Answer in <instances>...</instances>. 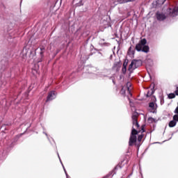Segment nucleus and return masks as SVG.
I'll return each instance as SVG.
<instances>
[{
  "instance_id": "f3484780",
  "label": "nucleus",
  "mask_w": 178,
  "mask_h": 178,
  "mask_svg": "<svg viewBox=\"0 0 178 178\" xmlns=\"http://www.w3.org/2000/svg\"><path fill=\"white\" fill-rule=\"evenodd\" d=\"M173 120L177 123V122H178V115H175L173 116Z\"/></svg>"
},
{
  "instance_id": "9d476101",
  "label": "nucleus",
  "mask_w": 178,
  "mask_h": 178,
  "mask_svg": "<svg viewBox=\"0 0 178 178\" xmlns=\"http://www.w3.org/2000/svg\"><path fill=\"white\" fill-rule=\"evenodd\" d=\"M36 51H40V55L41 58L44 57V52H45V47L42 46L40 48H38Z\"/></svg>"
},
{
  "instance_id": "5701e85b",
  "label": "nucleus",
  "mask_w": 178,
  "mask_h": 178,
  "mask_svg": "<svg viewBox=\"0 0 178 178\" xmlns=\"http://www.w3.org/2000/svg\"><path fill=\"white\" fill-rule=\"evenodd\" d=\"M175 94H176L177 95H178V87L177 88V89H176V90H175Z\"/></svg>"
},
{
  "instance_id": "393cba45",
  "label": "nucleus",
  "mask_w": 178,
  "mask_h": 178,
  "mask_svg": "<svg viewBox=\"0 0 178 178\" xmlns=\"http://www.w3.org/2000/svg\"><path fill=\"white\" fill-rule=\"evenodd\" d=\"M99 54L100 55H102V54L101 52H99Z\"/></svg>"
},
{
  "instance_id": "dca6fc26",
  "label": "nucleus",
  "mask_w": 178,
  "mask_h": 178,
  "mask_svg": "<svg viewBox=\"0 0 178 178\" xmlns=\"http://www.w3.org/2000/svg\"><path fill=\"white\" fill-rule=\"evenodd\" d=\"M176 97V95H175V93H170L168 95V98L170 99H173V98H175Z\"/></svg>"
},
{
  "instance_id": "1a4fd4ad",
  "label": "nucleus",
  "mask_w": 178,
  "mask_h": 178,
  "mask_svg": "<svg viewBox=\"0 0 178 178\" xmlns=\"http://www.w3.org/2000/svg\"><path fill=\"white\" fill-rule=\"evenodd\" d=\"M132 122L134 127H140V124H138V122L137 121V115L134 114L132 115Z\"/></svg>"
},
{
  "instance_id": "f8f14e48",
  "label": "nucleus",
  "mask_w": 178,
  "mask_h": 178,
  "mask_svg": "<svg viewBox=\"0 0 178 178\" xmlns=\"http://www.w3.org/2000/svg\"><path fill=\"white\" fill-rule=\"evenodd\" d=\"M154 92H155V90H154V86H153L152 88H151L149 90L147 91V97H151V95H152Z\"/></svg>"
},
{
  "instance_id": "39448f33",
  "label": "nucleus",
  "mask_w": 178,
  "mask_h": 178,
  "mask_svg": "<svg viewBox=\"0 0 178 178\" xmlns=\"http://www.w3.org/2000/svg\"><path fill=\"white\" fill-rule=\"evenodd\" d=\"M156 19L159 20V22H163L165 19H166V15L161 12H157L156 14Z\"/></svg>"
},
{
  "instance_id": "a878e982",
  "label": "nucleus",
  "mask_w": 178,
  "mask_h": 178,
  "mask_svg": "<svg viewBox=\"0 0 178 178\" xmlns=\"http://www.w3.org/2000/svg\"><path fill=\"white\" fill-rule=\"evenodd\" d=\"M113 84H115V81L113 80Z\"/></svg>"
},
{
  "instance_id": "20e7f679",
  "label": "nucleus",
  "mask_w": 178,
  "mask_h": 178,
  "mask_svg": "<svg viewBox=\"0 0 178 178\" xmlns=\"http://www.w3.org/2000/svg\"><path fill=\"white\" fill-rule=\"evenodd\" d=\"M55 98H56V92L54 90H52L49 92L46 102H49V101H52L55 99Z\"/></svg>"
},
{
  "instance_id": "4468645a",
  "label": "nucleus",
  "mask_w": 178,
  "mask_h": 178,
  "mask_svg": "<svg viewBox=\"0 0 178 178\" xmlns=\"http://www.w3.org/2000/svg\"><path fill=\"white\" fill-rule=\"evenodd\" d=\"M120 3H126V2H133L134 0H118Z\"/></svg>"
},
{
  "instance_id": "4be33fe9",
  "label": "nucleus",
  "mask_w": 178,
  "mask_h": 178,
  "mask_svg": "<svg viewBox=\"0 0 178 178\" xmlns=\"http://www.w3.org/2000/svg\"><path fill=\"white\" fill-rule=\"evenodd\" d=\"M127 67V63H123V67Z\"/></svg>"
},
{
  "instance_id": "2eb2a0df",
  "label": "nucleus",
  "mask_w": 178,
  "mask_h": 178,
  "mask_svg": "<svg viewBox=\"0 0 178 178\" xmlns=\"http://www.w3.org/2000/svg\"><path fill=\"white\" fill-rule=\"evenodd\" d=\"M128 54H129V55H134V50H132V48H131V47H130L129 48V50H128Z\"/></svg>"
},
{
  "instance_id": "f257e3e1",
  "label": "nucleus",
  "mask_w": 178,
  "mask_h": 178,
  "mask_svg": "<svg viewBox=\"0 0 178 178\" xmlns=\"http://www.w3.org/2000/svg\"><path fill=\"white\" fill-rule=\"evenodd\" d=\"M147 44V40L145 38L142 39L136 46V49L138 52H149V47L145 45Z\"/></svg>"
},
{
  "instance_id": "a211bd4d",
  "label": "nucleus",
  "mask_w": 178,
  "mask_h": 178,
  "mask_svg": "<svg viewBox=\"0 0 178 178\" xmlns=\"http://www.w3.org/2000/svg\"><path fill=\"white\" fill-rule=\"evenodd\" d=\"M127 70V69L126 67H122V72L123 74H125Z\"/></svg>"
},
{
  "instance_id": "0eeeda50",
  "label": "nucleus",
  "mask_w": 178,
  "mask_h": 178,
  "mask_svg": "<svg viewBox=\"0 0 178 178\" xmlns=\"http://www.w3.org/2000/svg\"><path fill=\"white\" fill-rule=\"evenodd\" d=\"M170 10V16L172 17H175L177 16L178 15V7L174 8L172 10L171 8H169Z\"/></svg>"
},
{
  "instance_id": "6e6552de",
  "label": "nucleus",
  "mask_w": 178,
  "mask_h": 178,
  "mask_svg": "<svg viewBox=\"0 0 178 178\" xmlns=\"http://www.w3.org/2000/svg\"><path fill=\"white\" fill-rule=\"evenodd\" d=\"M149 107L150 108L149 111L152 113H156V107L155 106L154 102H150L149 104Z\"/></svg>"
},
{
  "instance_id": "423d86ee",
  "label": "nucleus",
  "mask_w": 178,
  "mask_h": 178,
  "mask_svg": "<svg viewBox=\"0 0 178 178\" xmlns=\"http://www.w3.org/2000/svg\"><path fill=\"white\" fill-rule=\"evenodd\" d=\"M131 87V83L130 82H128L126 86V88H127V92H128V95L127 97L130 104H131V100H130V97H131V88H130Z\"/></svg>"
},
{
  "instance_id": "ddd939ff",
  "label": "nucleus",
  "mask_w": 178,
  "mask_h": 178,
  "mask_svg": "<svg viewBox=\"0 0 178 178\" xmlns=\"http://www.w3.org/2000/svg\"><path fill=\"white\" fill-rule=\"evenodd\" d=\"M177 123V122L176 121H175V120H171L168 124L169 127H175V126H176Z\"/></svg>"
},
{
  "instance_id": "f03ea898",
  "label": "nucleus",
  "mask_w": 178,
  "mask_h": 178,
  "mask_svg": "<svg viewBox=\"0 0 178 178\" xmlns=\"http://www.w3.org/2000/svg\"><path fill=\"white\" fill-rule=\"evenodd\" d=\"M138 134V131L134 129V127L132 128V131L131 133V136L129 138V145L130 147H133L136 143H137V135Z\"/></svg>"
},
{
  "instance_id": "9b49d317",
  "label": "nucleus",
  "mask_w": 178,
  "mask_h": 178,
  "mask_svg": "<svg viewBox=\"0 0 178 178\" xmlns=\"http://www.w3.org/2000/svg\"><path fill=\"white\" fill-rule=\"evenodd\" d=\"M58 156L60 162V163H61V165H62V166L63 168L64 172H65V173L66 175V177L69 178V175H67V172H66V169L65 168V166L63 165V163H62V160H60V156H59V153H58Z\"/></svg>"
},
{
  "instance_id": "6ab92c4d",
  "label": "nucleus",
  "mask_w": 178,
  "mask_h": 178,
  "mask_svg": "<svg viewBox=\"0 0 178 178\" xmlns=\"http://www.w3.org/2000/svg\"><path fill=\"white\" fill-rule=\"evenodd\" d=\"M143 135H139L138 137V141H139V143L141 141V140H143Z\"/></svg>"
},
{
  "instance_id": "bb28decb",
  "label": "nucleus",
  "mask_w": 178,
  "mask_h": 178,
  "mask_svg": "<svg viewBox=\"0 0 178 178\" xmlns=\"http://www.w3.org/2000/svg\"><path fill=\"white\" fill-rule=\"evenodd\" d=\"M143 131H144V128H142Z\"/></svg>"
},
{
  "instance_id": "aec40b11",
  "label": "nucleus",
  "mask_w": 178,
  "mask_h": 178,
  "mask_svg": "<svg viewBox=\"0 0 178 178\" xmlns=\"http://www.w3.org/2000/svg\"><path fill=\"white\" fill-rule=\"evenodd\" d=\"M126 93V90L124 89V87H123L122 89H121V94H125Z\"/></svg>"
},
{
  "instance_id": "b1692460",
  "label": "nucleus",
  "mask_w": 178,
  "mask_h": 178,
  "mask_svg": "<svg viewBox=\"0 0 178 178\" xmlns=\"http://www.w3.org/2000/svg\"><path fill=\"white\" fill-rule=\"evenodd\" d=\"M44 133V134H45V136L47 137V138H49V137H48V134H47V133H45V132H43Z\"/></svg>"
},
{
  "instance_id": "7ed1b4c3",
  "label": "nucleus",
  "mask_w": 178,
  "mask_h": 178,
  "mask_svg": "<svg viewBox=\"0 0 178 178\" xmlns=\"http://www.w3.org/2000/svg\"><path fill=\"white\" fill-rule=\"evenodd\" d=\"M142 63L140 60H134L131 61V64L129 66L128 70L129 72H133V70L137 69V67H139V66H141Z\"/></svg>"
},
{
  "instance_id": "412c9836",
  "label": "nucleus",
  "mask_w": 178,
  "mask_h": 178,
  "mask_svg": "<svg viewBox=\"0 0 178 178\" xmlns=\"http://www.w3.org/2000/svg\"><path fill=\"white\" fill-rule=\"evenodd\" d=\"M83 1L84 0H81L80 2H79V4H78V6H81V5H83Z\"/></svg>"
}]
</instances>
